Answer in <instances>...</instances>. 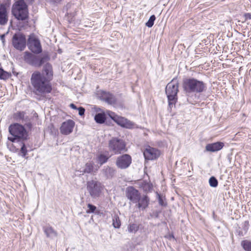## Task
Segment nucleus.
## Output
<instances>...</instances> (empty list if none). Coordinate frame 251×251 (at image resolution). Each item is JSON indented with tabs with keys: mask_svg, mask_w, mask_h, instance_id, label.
Returning a JSON list of instances; mask_svg holds the SVG:
<instances>
[{
	"mask_svg": "<svg viewBox=\"0 0 251 251\" xmlns=\"http://www.w3.org/2000/svg\"><path fill=\"white\" fill-rule=\"evenodd\" d=\"M30 81L36 94L50 93L52 90L50 81L39 71H35L32 74Z\"/></svg>",
	"mask_w": 251,
	"mask_h": 251,
	"instance_id": "obj_1",
	"label": "nucleus"
},
{
	"mask_svg": "<svg viewBox=\"0 0 251 251\" xmlns=\"http://www.w3.org/2000/svg\"><path fill=\"white\" fill-rule=\"evenodd\" d=\"M183 88L188 94L200 93L206 90V84L202 81L194 78H187L183 80Z\"/></svg>",
	"mask_w": 251,
	"mask_h": 251,
	"instance_id": "obj_2",
	"label": "nucleus"
},
{
	"mask_svg": "<svg viewBox=\"0 0 251 251\" xmlns=\"http://www.w3.org/2000/svg\"><path fill=\"white\" fill-rule=\"evenodd\" d=\"M10 136L8 139L13 143L25 142L27 139L28 134L24 126L19 124L11 125L8 128Z\"/></svg>",
	"mask_w": 251,
	"mask_h": 251,
	"instance_id": "obj_3",
	"label": "nucleus"
},
{
	"mask_svg": "<svg viewBox=\"0 0 251 251\" xmlns=\"http://www.w3.org/2000/svg\"><path fill=\"white\" fill-rule=\"evenodd\" d=\"M12 14L18 20L24 21L28 18V6L25 1L17 0L12 7Z\"/></svg>",
	"mask_w": 251,
	"mask_h": 251,
	"instance_id": "obj_4",
	"label": "nucleus"
},
{
	"mask_svg": "<svg viewBox=\"0 0 251 251\" xmlns=\"http://www.w3.org/2000/svg\"><path fill=\"white\" fill-rule=\"evenodd\" d=\"M178 82L176 79H173L166 86L165 89L167 96L169 107L171 108L177 101V94L178 92Z\"/></svg>",
	"mask_w": 251,
	"mask_h": 251,
	"instance_id": "obj_5",
	"label": "nucleus"
},
{
	"mask_svg": "<svg viewBox=\"0 0 251 251\" xmlns=\"http://www.w3.org/2000/svg\"><path fill=\"white\" fill-rule=\"evenodd\" d=\"M108 148L109 150L115 154H121L127 151L125 142L122 139L115 137L109 140Z\"/></svg>",
	"mask_w": 251,
	"mask_h": 251,
	"instance_id": "obj_6",
	"label": "nucleus"
},
{
	"mask_svg": "<svg viewBox=\"0 0 251 251\" xmlns=\"http://www.w3.org/2000/svg\"><path fill=\"white\" fill-rule=\"evenodd\" d=\"M100 98L101 100L114 106H120L123 104V100L120 96L116 97L108 92H102Z\"/></svg>",
	"mask_w": 251,
	"mask_h": 251,
	"instance_id": "obj_7",
	"label": "nucleus"
},
{
	"mask_svg": "<svg viewBox=\"0 0 251 251\" xmlns=\"http://www.w3.org/2000/svg\"><path fill=\"white\" fill-rule=\"evenodd\" d=\"M103 189V186L99 181L92 180L87 182V190L93 199L99 197Z\"/></svg>",
	"mask_w": 251,
	"mask_h": 251,
	"instance_id": "obj_8",
	"label": "nucleus"
},
{
	"mask_svg": "<svg viewBox=\"0 0 251 251\" xmlns=\"http://www.w3.org/2000/svg\"><path fill=\"white\" fill-rule=\"evenodd\" d=\"M107 114L117 125L123 127L132 128L134 127V123L125 117L120 116L111 111H108Z\"/></svg>",
	"mask_w": 251,
	"mask_h": 251,
	"instance_id": "obj_9",
	"label": "nucleus"
},
{
	"mask_svg": "<svg viewBox=\"0 0 251 251\" xmlns=\"http://www.w3.org/2000/svg\"><path fill=\"white\" fill-rule=\"evenodd\" d=\"M27 45L28 49L35 54H39L42 51L40 40L33 34L29 36Z\"/></svg>",
	"mask_w": 251,
	"mask_h": 251,
	"instance_id": "obj_10",
	"label": "nucleus"
},
{
	"mask_svg": "<svg viewBox=\"0 0 251 251\" xmlns=\"http://www.w3.org/2000/svg\"><path fill=\"white\" fill-rule=\"evenodd\" d=\"M13 47L20 51L24 50L26 47L25 36L20 32L15 33L12 38Z\"/></svg>",
	"mask_w": 251,
	"mask_h": 251,
	"instance_id": "obj_11",
	"label": "nucleus"
},
{
	"mask_svg": "<svg viewBox=\"0 0 251 251\" xmlns=\"http://www.w3.org/2000/svg\"><path fill=\"white\" fill-rule=\"evenodd\" d=\"M131 162L132 158L131 156L127 154H125L117 158L115 164L117 168L123 170L128 168Z\"/></svg>",
	"mask_w": 251,
	"mask_h": 251,
	"instance_id": "obj_12",
	"label": "nucleus"
},
{
	"mask_svg": "<svg viewBox=\"0 0 251 251\" xmlns=\"http://www.w3.org/2000/svg\"><path fill=\"white\" fill-rule=\"evenodd\" d=\"M126 195L127 199L133 203L137 202L138 199L141 196L139 191L133 186H129L126 188Z\"/></svg>",
	"mask_w": 251,
	"mask_h": 251,
	"instance_id": "obj_13",
	"label": "nucleus"
},
{
	"mask_svg": "<svg viewBox=\"0 0 251 251\" xmlns=\"http://www.w3.org/2000/svg\"><path fill=\"white\" fill-rule=\"evenodd\" d=\"M75 125V123L72 120H68L64 122L60 127L61 133L65 135L70 134L73 132Z\"/></svg>",
	"mask_w": 251,
	"mask_h": 251,
	"instance_id": "obj_14",
	"label": "nucleus"
},
{
	"mask_svg": "<svg viewBox=\"0 0 251 251\" xmlns=\"http://www.w3.org/2000/svg\"><path fill=\"white\" fill-rule=\"evenodd\" d=\"M160 155V151L155 149L149 147L144 151V156L146 160H154Z\"/></svg>",
	"mask_w": 251,
	"mask_h": 251,
	"instance_id": "obj_15",
	"label": "nucleus"
},
{
	"mask_svg": "<svg viewBox=\"0 0 251 251\" xmlns=\"http://www.w3.org/2000/svg\"><path fill=\"white\" fill-rule=\"evenodd\" d=\"M150 199L147 195H142L140 197L137 202H135L136 206L139 210H145L150 204Z\"/></svg>",
	"mask_w": 251,
	"mask_h": 251,
	"instance_id": "obj_16",
	"label": "nucleus"
},
{
	"mask_svg": "<svg viewBox=\"0 0 251 251\" xmlns=\"http://www.w3.org/2000/svg\"><path fill=\"white\" fill-rule=\"evenodd\" d=\"M38 57V56H36L29 52L25 51V52L24 58V60L28 64L36 67Z\"/></svg>",
	"mask_w": 251,
	"mask_h": 251,
	"instance_id": "obj_17",
	"label": "nucleus"
},
{
	"mask_svg": "<svg viewBox=\"0 0 251 251\" xmlns=\"http://www.w3.org/2000/svg\"><path fill=\"white\" fill-rule=\"evenodd\" d=\"M224 146V143L220 142L208 144L205 146V151L209 152L217 151L221 150Z\"/></svg>",
	"mask_w": 251,
	"mask_h": 251,
	"instance_id": "obj_18",
	"label": "nucleus"
},
{
	"mask_svg": "<svg viewBox=\"0 0 251 251\" xmlns=\"http://www.w3.org/2000/svg\"><path fill=\"white\" fill-rule=\"evenodd\" d=\"M8 22V15L5 6L0 4V25H5Z\"/></svg>",
	"mask_w": 251,
	"mask_h": 251,
	"instance_id": "obj_19",
	"label": "nucleus"
},
{
	"mask_svg": "<svg viewBox=\"0 0 251 251\" xmlns=\"http://www.w3.org/2000/svg\"><path fill=\"white\" fill-rule=\"evenodd\" d=\"M41 74H43L44 77L51 81L53 76V71L51 65L49 63L45 64Z\"/></svg>",
	"mask_w": 251,
	"mask_h": 251,
	"instance_id": "obj_20",
	"label": "nucleus"
},
{
	"mask_svg": "<svg viewBox=\"0 0 251 251\" xmlns=\"http://www.w3.org/2000/svg\"><path fill=\"white\" fill-rule=\"evenodd\" d=\"M43 230L47 237L52 238L57 236V232L53 228L50 226H47L43 227Z\"/></svg>",
	"mask_w": 251,
	"mask_h": 251,
	"instance_id": "obj_21",
	"label": "nucleus"
},
{
	"mask_svg": "<svg viewBox=\"0 0 251 251\" xmlns=\"http://www.w3.org/2000/svg\"><path fill=\"white\" fill-rule=\"evenodd\" d=\"M103 173L107 178H111L115 175L116 170L112 167L107 166L103 169Z\"/></svg>",
	"mask_w": 251,
	"mask_h": 251,
	"instance_id": "obj_22",
	"label": "nucleus"
},
{
	"mask_svg": "<svg viewBox=\"0 0 251 251\" xmlns=\"http://www.w3.org/2000/svg\"><path fill=\"white\" fill-rule=\"evenodd\" d=\"M241 246L245 251H251V240H243L241 242Z\"/></svg>",
	"mask_w": 251,
	"mask_h": 251,
	"instance_id": "obj_23",
	"label": "nucleus"
},
{
	"mask_svg": "<svg viewBox=\"0 0 251 251\" xmlns=\"http://www.w3.org/2000/svg\"><path fill=\"white\" fill-rule=\"evenodd\" d=\"M94 119L97 123L103 124L106 120L105 114L104 113H98L96 114Z\"/></svg>",
	"mask_w": 251,
	"mask_h": 251,
	"instance_id": "obj_24",
	"label": "nucleus"
},
{
	"mask_svg": "<svg viewBox=\"0 0 251 251\" xmlns=\"http://www.w3.org/2000/svg\"><path fill=\"white\" fill-rule=\"evenodd\" d=\"M10 73L7 72L3 70V69L0 67V79L3 80H6L10 78L11 76Z\"/></svg>",
	"mask_w": 251,
	"mask_h": 251,
	"instance_id": "obj_25",
	"label": "nucleus"
},
{
	"mask_svg": "<svg viewBox=\"0 0 251 251\" xmlns=\"http://www.w3.org/2000/svg\"><path fill=\"white\" fill-rule=\"evenodd\" d=\"M25 115V112L24 111H19L14 114V118L16 121L24 120Z\"/></svg>",
	"mask_w": 251,
	"mask_h": 251,
	"instance_id": "obj_26",
	"label": "nucleus"
},
{
	"mask_svg": "<svg viewBox=\"0 0 251 251\" xmlns=\"http://www.w3.org/2000/svg\"><path fill=\"white\" fill-rule=\"evenodd\" d=\"M49 59V57L47 55L44 56L41 58L38 57L37 66L36 67H40L42 66L44 63L47 61Z\"/></svg>",
	"mask_w": 251,
	"mask_h": 251,
	"instance_id": "obj_27",
	"label": "nucleus"
},
{
	"mask_svg": "<svg viewBox=\"0 0 251 251\" xmlns=\"http://www.w3.org/2000/svg\"><path fill=\"white\" fill-rule=\"evenodd\" d=\"M108 158L109 157L103 154H100L98 156V161L101 165L106 163Z\"/></svg>",
	"mask_w": 251,
	"mask_h": 251,
	"instance_id": "obj_28",
	"label": "nucleus"
},
{
	"mask_svg": "<svg viewBox=\"0 0 251 251\" xmlns=\"http://www.w3.org/2000/svg\"><path fill=\"white\" fill-rule=\"evenodd\" d=\"M93 169V166L91 163H87L86 164L85 168L83 171H81V172H82V174L84 173H91Z\"/></svg>",
	"mask_w": 251,
	"mask_h": 251,
	"instance_id": "obj_29",
	"label": "nucleus"
},
{
	"mask_svg": "<svg viewBox=\"0 0 251 251\" xmlns=\"http://www.w3.org/2000/svg\"><path fill=\"white\" fill-rule=\"evenodd\" d=\"M19 143H20L21 145L20 153L22 156L25 157L27 154V150L25 144L24 142H19Z\"/></svg>",
	"mask_w": 251,
	"mask_h": 251,
	"instance_id": "obj_30",
	"label": "nucleus"
},
{
	"mask_svg": "<svg viewBox=\"0 0 251 251\" xmlns=\"http://www.w3.org/2000/svg\"><path fill=\"white\" fill-rule=\"evenodd\" d=\"M138 230V226L135 224H130L128 226V230L130 233H135Z\"/></svg>",
	"mask_w": 251,
	"mask_h": 251,
	"instance_id": "obj_31",
	"label": "nucleus"
},
{
	"mask_svg": "<svg viewBox=\"0 0 251 251\" xmlns=\"http://www.w3.org/2000/svg\"><path fill=\"white\" fill-rule=\"evenodd\" d=\"M113 226L115 228H119L121 226V222L117 216H114L113 218Z\"/></svg>",
	"mask_w": 251,
	"mask_h": 251,
	"instance_id": "obj_32",
	"label": "nucleus"
},
{
	"mask_svg": "<svg viewBox=\"0 0 251 251\" xmlns=\"http://www.w3.org/2000/svg\"><path fill=\"white\" fill-rule=\"evenodd\" d=\"M155 19H156V17H155V15H151L148 21L146 23V25L148 27H151L154 24V21L155 20Z\"/></svg>",
	"mask_w": 251,
	"mask_h": 251,
	"instance_id": "obj_33",
	"label": "nucleus"
},
{
	"mask_svg": "<svg viewBox=\"0 0 251 251\" xmlns=\"http://www.w3.org/2000/svg\"><path fill=\"white\" fill-rule=\"evenodd\" d=\"M209 183L211 187H216L218 186V182L214 176H211L209 179Z\"/></svg>",
	"mask_w": 251,
	"mask_h": 251,
	"instance_id": "obj_34",
	"label": "nucleus"
},
{
	"mask_svg": "<svg viewBox=\"0 0 251 251\" xmlns=\"http://www.w3.org/2000/svg\"><path fill=\"white\" fill-rule=\"evenodd\" d=\"M87 207L88 208V209L86 211L87 213H94L97 209L95 205L90 203L88 204Z\"/></svg>",
	"mask_w": 251,
	"mask_h": 251,
	"instance_id": "obj_35",
	"label": "nucleus"
},
{
	"mask_svg": "<svg viewBox=\"0 0 251 251\" xmlns=\"http://www.w3.org/2000/svg\"><path fill=\"white\" fill-rule=\"evenodd\" d=\"M157 195L158 197V201H159V204L161 206H166V203L164 201L161 196L158 193H157Z\"/></svg>",
	"mask_w": 251,
	"mask_h": 251,
	"instance_id": "obj_36",
	"label": "nucleus"
},
{
	"mask_svg": "<svg viewBox=\"0 0 251 251\" xmlns=\"http://www.w3.org/2000/svg\"><path fill=\"white\" fill-rule=\"evenodd\" d=\"M77 110H78V114L82 116L84 115L85 109L82 107H79L78 108Z\"/></svg>",
	"mask_w": 251,
	"mask_h": 251,
	"instance_id": "obj_37",
	"label": "nucleus"
},
{
	"mask_svg": "<svg viewBox=\"0 0 251 251\" xmlns=\"http://www.w3.org/2000/svg\"><path fill=\"white\" fill-rule=\"evenodd\" d=\"M244 229L245 231V233H246L249 228V223L248 221H245L244 222Z\"/></svg>",
	"mask_w": 251,
	"mask_h": 251,
	"instance_id": "obj_38",
	"label": "nucleus"
},
{
	"mask_svg": "<svg viewBox=\"0 0 251 251\" xmlns=\"http://www.w3.org/2000/svg\"><path fill=\"white\" fill-rule=\"evenodd\" d=\"M245 20H251V13H247L244 14Z\"/></svg>",
	"mask_w": 251,
	"mask_h": 251,
	"instance_id": "obj_39",
	"label": "nucleus"
},
{
	"mask_svg": "<svg viewBox=\"0 0 251 251\" xmlns=\"http://www.w3.org/2000/svg\"><path fill=\"white\" fill-rule=\"evenodd\" d=\"M0 40L2 41V43L4 44L5 42V35L2 34L0 36Z\"/></svg>",
	"mask_w": 251,
	"mask_h": 251,
	"instance_id": "obj_40",
	"label": "nucleus"
},
{
	"mask_svg": "<svg viewBox=\"0 0 251 251\" xmlns=\"http://www.w3.org/2000/svg\"><path fill=\"white\" fill-rule=\"evenodd\" d=\"M70 107H71L73 109H77L78 108L76 107V106H75V104H74V103H71L70 105Z\"/></svg>",
	"mask_w": 251,
	"mask_h": 251,
	"instance_id": "obj_41",
	"label": "nucleus"
},
{
	"mask_svg": "<svg viewBox=\"0 0 251 251\" xmlns=\"http://www.w3.org/2000/svg\"><path fill=\"white\" fill-rule=\"evenodd\" d=\"M170 239H172V238H175L174 235L173 234H170L169 235V237H168Z\"/></svg>",
	"mask_w": 251,
	"mask_h": 251,
	"instance_id": "obj_42",
	"label": "nucleus"
},
{
	"mask_svg": "<svg viewBox=\"0 0 251 251\" xmlns=\"http://www.w3.org/2000/svg\"><path fill=\"white\" fill-rule=\"evenodd\" d=\"M239 235H241V236H243V233H242V232H239Z\"/></svg>",
	"mask_w": 251,
	"mask_h": 251,
	"instance_id": "obj_43",
	"label": "nucleus"
}]
</instances>
